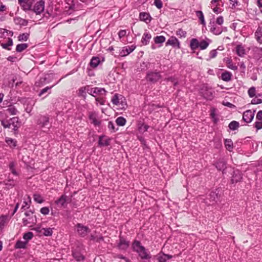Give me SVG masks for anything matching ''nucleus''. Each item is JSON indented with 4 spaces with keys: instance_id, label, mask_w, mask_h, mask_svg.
Here are the masks:
<instances>
[{
    "instance_id": "nucleus-1",
    "label": "nucleus",
    "mask_w": 262,
    "mask_h": 262,
    "mask_svg": "<svg viewBox=\"0 0 262 262\" xmlns=\"http://www.w3.org/2000/svg\"><path fill=\"white\" fill-rule=\"evenodd\" d=\"M1 124L4 128H10L14 131L17 130L20 125L17 117H13L9 120H3Z\"/></svg>"
},
{
    "instance_id": "nucleus-2",
    "label": "nucleus",
    "mask_w": 262,
    "mask_h": 262,
    "mask_svg": "<svg viewBox=\"0 0 262 262\" xmlns=\"http://www.w3.org/2000/svg\"><path fill=\"white\" fill-rule=\"evenodd\" d=\"M25 217L23 219V223L24 226H29L31 227L35 225L37 223L36 216L34 215V212L31 210H29L25 213Z\"/></svg>"
},
{
    "instance_id": "nucleus-3",
    "label": "nucleus",
    "mask_w": 262,
    "mask_h": 262,
    "mask_svg": "<svg viewBox=\"0 0 262 262\" xmlns=\"http://www.w3.org/2000/svg\"><path fill=\"white\" fill-rule=\"evenodd\" d=\"M111 101L114 105L119 106L121 108H124L127 105L124 97L118 94L113 96Z\"/></svg>"
},
{
    "instance_id": "nucleus-4",
    "label": "nucleus",
    "mask_w": 262,
    "mask_h": 262,
    "mask_svg": "<svg viewBox=\"0 0 262 262\" xmlns=\"http://www.w3.org/2000/svg\"><path fill=\"white\" fill-rule=\"evenodd\" d=\"M161 77L160 72L155 71L148 72L146 74V78L147 81L155 83L160 79Z\"/></svg>"
},
{
    "instance_id": "nucleus-5",
    "label": "nucleus",
    "mask_w": 262,
    "mask_h": 262,
    "mask_svg": "<svg viewBox=\"0 0 262 262\" xmlns=\"http://www.w3.org/2000/svg\"><path fill=\"white\" fill-rule=\"evenodd\" d=\"M37 124L41 127L49 128L51 125L49 116L48 115L39 116L37 120Z\"/></svg>"
},
{
    "instance_id": "nucleus-6",
    "label": "nucleus",
    "mask_w": 262,
    "mask_h": 262,
    "mask_svg": "<svg viewBox=\"0 0 262 262\" xmlns=\"http://www.w3.org/2000/svg\"><path fill=\"white\" fill-rule=\"evenodd\" d=\"M106 91L103 88H91L89 86V94L93 97H96L98 95H105Z\"/></svg>"
},
{
    "instance_id": "nucleus-7",
    "label": "nucleus",
    "mask_w": 262,
    "mask_h": 262,
    "mask_svg": "<svg viewBox=\"0 0 262 262\" xmlns=\"http://www.w3.org/2000/svg\"><path fill=\"white\" fill-rule=\"evenodd\" d=\"M45 4L43 0L39 1L34 5L32 11L37 15L40 14L45 10Z\"/></svg>"
},
{
    "instance_id": "nucleus-8",
    "label": "nucleus",
    "mask_w": 262,
    "mask_h": 262,
    "mask_svg": "<svg viewBox=\"0 0 262 262\" xmlns=\"http://www.w3.org/2000/svg\"><path fill=\"white\" fill-rule=\"evenodd\" d=\"M201 93L202 95L206 99L211 100L213 98V94L210 89L207 86L204 85L201 90Z\"/></svg>"
},
{
    "instance_id": "nucleus-9",
    "label": "nucleus",
    "mask_w": 262,
    "mask_h": 262,
    "mask_svg": "<svg viewBox=\"0 0 262 262\" xmlns=\"http://www.w3.org/2000/svg\"><path fill=\"white\" fill-rule=\"evenodd\" d=\"M68 196L62 194L59 199L55 201V204L60 208H66L67 205Z\"/></svg>"
},
{
    "instance_id": "nucleus-10",
    "label": "nucleus",
    "mask_w": 262,
    "mask_h": 262,
    "mask_svg": "<svg viewBox=\"0 0 262 262\" xmlns=\"http://www.w3.org/2000/svg\"><path fill=\"white\" fill-rule=\"evenodd\" d=\"M34 0H18L19 4L25 11L30 10Z\"/></svg>"
},
{
    "instance_id": "nucleus-11",
    "label": "nucleus",
    "mask_w": 262,
    "mask_h": 262,
    "mask_svg": "<svg viewBox=\"0 0 262 262\" xmlns=\"http://www.w3.org/2000/svg\"><path fill=\"white\" fill-rule=\"evenodd\" d=\"M255 111L252 112L251 110H247L243 113V120L247 123L251 122L254 116Z\"/></svg>"
},
{
    "instance_id": "nucleus-12",
    "label": "nucleus",
    "mask_w": 262,
    "mask_h": 262,
    "mask_svg": "<svg viewBox=\"0 0 262 262\" xmlns=\"http://www.w3.org/2000/svg\"><path fill=\"white\" fill-rule=\"evenodd\" d=\"M77 231L80 236L84 237L90 232V230L88 227L78 224L77 225Z\"/></svg>"
},
{
    "instance_id": "nucleus-13",
    "label": "nucleus",
    "mask_w": 262,
    "mask_h": 262,
    "mask_svg": "<svg viewBox=\"0 0 262 262\" xmlns=\"http://www.w3.org/2000/svg\"><path fill=\"white\" fill-rule=\"evenodd\" d=\"M89 117L91 123L94 125L99 126L100 124V121L98 119V115L96 112H90Z\"/></svg>"
},
{
    "instance_id": "nucleus-14",
    "label": "nucleus",
    "mask_w": 262,
    "mask_h": 262,
    "mask_svg": "<svg viewBox=\"0 0 262 262\" xmlns=\"http://www.w3.org/2000/svg\"><path fill=\"white\" fill-rule=\"evenodd\" d=\"M156 257L159 262H166L168 259L171 258L172 256L160 252L157 255Z\"/></svg>"
},
{
    "instance_id": "nucleus-15",
    "label": "nucleus",
    "mask_w": 262,
    "mask_h": 262,
    "mask_svg": "<svg viewBox=\"0 0 262 262\" xmlns=\"http://www.w3.org/2000/svg\"><path fill=\"white\" fill-rule=\"evenodd\" d=\"M242 179V176L241 172L239 170H236L233 171L231 181L232 183H236L240 181Z\"/></svg>"
},
{
    "instance_id": "nucleus-16",
    "label": "nucleus",
    "mask_w": 262,
    "mask_h": 262,
    "mask_svg": "<svg viewBox=\"0 0 262 262\" xmlns=\"http://www.w3.org/2000/svg\"><path fill=\"white\" fill-rule=\"evenodd\" d=\"M215 166L217 170L222 171L224 173L226 168V162L224 159H220L216 162Z\"/></svg>"
},
{
    "instance_id": "nucleus-17",
    "label": "nucleus",
    "mask_w": 262,
    "mask_h": 262,
    "mask_svg": "<svg viewBox=\"0 0 262 262\" xmlns=\"http://www.w3.org/2000/svg\"><path fill=\"white\" fill-rule=\"evenodd\" d=\"M215 191H211L209 194V198H208L209 200V202H206V203L208 205H210L211 204H213L214 203H216L218 200V192Z\"/></svg>"
},
{
    "instance_id": "nucleus-18",
    "label": "nucleus",
    "mask_w": 262,
    "mask_h": 262,
    "mask_svg": "<svg viewBox=\"0 0 262 262\" xmlns=\"http://www.w3.org/2000/svg\"><path fill=\"white\" fill-rule=\"evenodd\" d=\"M166 45H171L173 47H177L178 49L180 48V42L176 37L173 36L169 38L166 42Z\"/></svg>"
},
{
    "instance_id": "nucleus-19",
    "label": "nucleus",
    "mask_w": 262,
    "mask_h": 262,
    "mask_svg": "<svg viewBox=\"0 0 262 262\" xmlns=\"http://www.w3.org/2000/svg\"><path fill=\"white\" fill-rule=\"evenodd\" d=\"M129 246V243L125 239L122 237H120L119 242L118 244L117 247L120 250H125Z\"/></svg>"
},
{
    "instance_id": "nucleus-20",
    "label": "nucleus",
    "mask_w": 262,
    "mask_h": 262,
    "mask_svg": "<svg viewBox=\"0 0 262 262\" xmlns=\"http://www.w3.org/2000/svg\"><path fill=\"white\" fill-rule=\"evenodd\" d=\"M139 18L141 20L149 23L151 21V17L149 13L146 12H141L139 15Z\"/></svg>"
},
{
    "instance_id": "nucleus-21",
    "label": "nucleus",
    "mask_w": 262,
    "mask_h": 262,
    "mask_svg": "<svg viewBox=\"0 0 262 262\" xmlns=\"http://www.w3.org/2000/svg\"><path fill=\"white\" fill-rule=\"evenodd\" d=\"M211 25L210 30L211 32L215 35H219L222 32V29L221 27L216 26L214 23H213L212 25L210 23Z\"/></svg>"
},
{
    "instance_id": "nucleus-22",
    "label": "nucleus",
    "mask_w": 262,
    "mask_h": 262,
    "mask_svg": "<svg viewBox=\"0 0 262 262\" xmlns=\"http://www.w3.org/2000/svg\"><path fill=\"white\" fill-rule=\"evenodd\" d=\"M39 228H36V230L40 232L45 236H51L53 233L52 228H43L39 230Z\"/></svg>"
},
{
    "instance_id": "nucleus-23",
    "label": "nucleus",
    "mask_w": 262,
    "mask_h": 262,
    "mask_svg": "<svg viewBox=\"0 0 262 262\" xmlns=\"http://www.w3.org/2000/svg\"><path fill=\"white\" fill-rule=\"evenodd\" d=\"M151 38V34L148 32H145L141 39V43L143 45H147L149 42Z\"/></svg>"
},
{
    "instance_id": "nucleus-24",
    "label": "nucleus",
    "mask_w": 262,
    "mask_h": 262,
    "mask_svg": "<svg viewBox=\"0 0 262 262\" xmlns=\"http://www.w3.org/2000/svg\"><path fill=\"white\" fill-rule=\"evenodd\" d=\"M136 48V46L132 45L131 46L125 47L123 48L121 52L122 56H126L132 52Z\"/></svg>"
},
{
    "instance_id": "nucleus-25",
    "label": "nucleus",
    "mask_w": 262,
    "mask_h": 262,
    "mask_svg": "<svg viewBox=\"0 0 262 262\" xmlns=\"http://www.w3.org/2000/svg\"><path fill=\"white\" fill-rule=\"evenodd\" d=\"M132 247L134 251L137 252L138 254L141 251V250L143 249L144 247L141 245V243L139 241H135L133 243Z\"/></svg>"
},
{
    "instance_id": "nucleus-26",
    "label": "nucleus",
    "mask_w": 262,
    "mask_h": 262,
    "mask_svg": "<svg viewBox=\"0 0 262 262\" xmlns=\"http://www.w3.org/2000/svg\"><path fill=\"white\" fill-rule=\"evenodd\" d=\"M101 62L100 59L98 57H93L90 61V66L93 68H96Z\"/></svg>"
},
{
    "instance_id": "nucleus-27",
    "label": "nucleus",
    "mask_w": 262,
    "mask_h": 262,
    "mask_svg": "<svg viewBox=\"0 0 262 262\" xmlns=\"http://www.w3.org/2000/svg\"><path fill=\"white\" fill-rule=\"evenodd\" d=\"M236 52L240 57H243L246 54V50L242 45H238L236 47Z\"/></svg>"
},
{
    "instance_id": "nucleus-28",
    "label": "nucleus",
    "mask_w": 262,
    "mask_h": 262,
    "mask_svg": "<svg viewBox=\"0 0 262 262\" xmlns=\"http://www.w3.org/2000/svg\"><path fill=\"white\" fill-rule=\"evenodd\" d=\"M89 85H86L80 88L78 90V95L80 96L85 98L86 96V93L89 94Z\"/></svg>"
},
{
    "instance_id": "nucleus-29",
    "label": "nucleus",
    "mask_w": 262,
    "mask_h": 262,
    "mask_svg": "<svg viewBox=\"0 0 262 262\" xmlns=\"http://www.w3.org/2000/svg\"><path fill=\"white\" fill-rule=\"evenodd\" d=\"M232 76V75L230 72L225 71L221 74V79L224 81L228 82L231 80Z\"/></svg>"
},
{
    "instance_id": "nucleus-30",
    "label": "nucleus",
    "mask_w": 262,
    "mask_h": 262,
    "mask_svg": "<svg viewBox=\"0 0 262 262\" xmlns=\"http://www.w3.org/2000/svg\"><path fill=\"white\" fill-rule=\"evenodd\" d=\"M138 254L142 259H148L151 258L150 255L147 253L144 247L143 248V249L141 250Z\"/></svg>"
},
{
    "instance_id": "nucleus-31",
    "label": "nucleus",
    "mask_w": 262,
    "mask_h": 262,
    "mask_svg": "<svg viewBox=\"0 0 262 262\" xmlns=\"http://www.w3.org/2000/svg\"><path fill=\"white\" fill-rule=\"evenodd\" d=\"M200 42L196 38H192L190 41V47L192 50H195L199 47Z\"/></svg>"
},
{
    "instance_id": "nucleus-32",
    "label": "nucleus",
    "mask_w": 262,
    "mask_h": 262,
    "mask_svg": "<svg viewBox=\"0 0 262 262\" xmlns=\"http://www.w3.org/2000/svg\"><path fill=\"white\" fill-rule=\"evenodd\" d=\"M6 185L12 187L15 185L16 183V180L11 178L10 176H8V179L4 181Z\"/></svg>"
},
{
    "instance_id": "nucleus-33",
    "label": "nucleus",
    "mask_w": 262,
    "mask_h": 262,
    "mask_svg": "<svg viewBox=\"0 0 262 262\" xmlns=\"http://www.w3.org/2000/svg\"><path fill=\"white\" fill-rule=\"evenodd\" d=\"M255 37L257 41L262 43V28L258 27L255 33Z\"/></svg>"
},
{
    "instance_id": "nucleus-34",
    "label": "nucleus",
    "mask_w": 262,
    "mask_h": 262,
    "mask_svg": "<svg viewBox=\"0 0 262 262\" xmlns=\"http://www.w3.org/2000/svg\"><path fill=\"white\" fill-rule=\"evenodd\" d=\"M14 22L16 25L25 26L28 24V21L20 17H16L14 18Z\"/></svg>"
},
{
    "instance_id": "nucleus-35",
    "label": "nucleus",
    "mask_w": 262,
    "mask_h": 262,
    "mask_svg": "<svg viewBox=\"0 0 262 262\" xmlns=\"http://www.w3.org/2000/svg\"><path fill=\"white\" fill-rule=\"evenodd\" d=\"M5 141L11 148H14L16 146V141L14 139L6 137Z\"/></svg>"
},
{
    "instance_id": "nucleus-36",
    "label": "nucleus",
    "mask_w": 262,
    "mask_h": 262,
    "mask_svg": "<svg viewBox=\"0 0 262 262\" xmlns=\"http://www.w3.org/2000/svg\"><path fill=\"white\" fill-rule=\"evenodd\" d=\"M7 113L10 115H15L17 113V110L15 106L13 105H10L6 110Z\"/></svg>"
},
{
    "instance_id": "nucleus-37",
    "label": "nucleus",
    "mask_w": 262,
    "mask_h": 262,
    "mask_svg": "<svg viewBox=\"0 0 262 262\" xmlns=\"http://www.w3.org/2000/svg\"><path fill=\"white\" fill-rule=\"evenodd\" d=\"M73 256L77 261H80L83 259L84 257L83 255L79 252L78 251L74 250L73 251Z\"/></svg>"
},
{
    "instance_id": "nucleus-38",
    "label": "nucleus",
    "mask_w": 262,
    "mask_h": 262,
    "mask_svg": "<svg viewBox=\"0 0 262 262\" xmlns=\"http://www.w3.org/2000/svg\"><path fill=\"white\" fill-rule=\"evenodd\" d=\"M28 47V45L27 43H20L18 44L16 46V51L17 52H21L24 50H26Z\"/></svg>"
},
{
    "instance_id": "nucleus-39",
    "label": "nucleus",
    "mask_w": 262,
    "mask_h": 262,
    "mask_svg": "<svg viewBox=\"0 0 262 262\" xmlns=\"http://www.w3.org/2000/svg\"><path fill=\"white\" fill-rule=\"evenodd\" d=\"M210 40L208 39V40H203L200 42L199 47L201 50H205L206 49L209 45Z\"/></svg>"
},
{
    "instance_id": "nucleus-40",
    "label": "nucleus",
    "mask_w": 262,
    "mask_h": 262,
    "mask_svg": "<svg viewBox=\"0 0 262 262\" xmlns=\"http://www.w3.org/2000/svg\"><path fill=\"white\" fill-rule=\"evenodd\" d=\"M225 145L227 149L229 151H231L233 149V142L231 139H225Z\"/></svg>"
},
{
    "instance_id": "nucleus-41",
    "label": "nucleus",
    "mask_w": 262,
    "mask_h": 262,
    "mask_svg": "<svg viewBox=\"0 0 262 262\" xmlns=\"http://www.w3.org/2000/svg\"><path fill=\"white\" fill-rule=\"evenodd\" d=\"M196 15L200 19L201 23L202 25H205V21L204 19V16L203 12L201 11H196Z\"/></svg>"
},
{
    "instance_id": "nucleus-42",
    "label": "nucleus",
    "mask_w": 262,
    "mask_h": 262,
    "mask_svg": "<svg viewBox=\"0 0 262 262\" xmlns=\"http://www.w3.org/2000/svg\"><path fill=\"white\" fill-rule=\"evenodd\" d=\"M228 126L231 130H234L239 127V123L236 121H232L229 123Z\"/></svg>"
},
{
    "instance_id": "nucleus-43",
    "label": "nucleus",
    "mask_w": 262,
    "mask_h": 262,
    "mask_svg": "<svg viewBox=\"0 0 262 262\" xmlns=\"http://www.w3.org/2000/svg\"><path fill=\"white\" fill-rule=\"evenodd\" d=\"M8 216L2 215L0 217V228H3L7 222Z\"/></svg>"
},
{
    "instance_id": "nucleus-44",
    "label": "nucleus",
    "mask_w": 262,
    "mask_h": 262,
    "mask_svg": "<svg viewBox=\"0 0 262 262\" xmlns=\"http://www.w3.org/2000/svg\"><path fill=\"white\" fill-rule=\"evenodd\" d=\"M126 120L122 117H119L116 120L117 124L119 126H124L126 123Z\"/></svg>"
},
{
    "instance_id": "nucleus-45",
    "label": "nucleus",
    "mask_w": 262,
    "mask_h": 262,
    "mask_svg": "<svg viewBox=\"0 0 262 262\" xmlns=\"http://www.w3.org/2000/svg\"><path fill=\"white\" fill-rule=\"evenodd\" d=\"M99 144L100 146H107L109 145V140L104 139L102 136H100L99 139Z\"/></svg>"
},
{
    "instance_id": "nucleus-46",
    "label": "nucleus",
    "mask_w": 262,
    "mask_h": 262,
    "mask_svg": "<svg viewBox=\"0 0 262 262\" xmlns=\"http://www.w3.org/2000/svg\"><path fill=\"white\" fill-rule=\"evenodd\" d=\"M154 39L156 43H162L165 41V38L163 36H157Z\"/></svg>"
},
{
    "instance_id": "nucleus-47",
    "label": "nucleus",
    "mask_w": 262,
    "mask_h": 262,
    "mask_svg": "<svg viewBox=\"0 0 262 262\" xmlns=\"http://www.w3.org/2000/svg\"><path fill=\"white\" fill-rule=\"evenodd\" d=\"M29 34L27 33H23L20 34L18 37V40L20 41H27L28 39L29 38Z\"/></svg>"
},
{
    "instance_id": "nucleus-48",
    "label": "nucleus",
    "mask_w": 262,
    "mask_h": 262,
    "mask_svg": "<svg viewBox=\"0 0 262 262\" xmlns=\"http://www.w3.org/2000/svg\"><path fill=\"white\" fill-rule=\"evenodd\" d=\"M13 45V41L11 38H9L8 42L6 43H2L1 46L5 49H7L8 50H10V48H8V47L11 46Z\"/></svg>"
},
{
    "instance_id": "nucleus-49",
    "label": "nucleus",
    "mask_w": 262,
    "mask_h": 262,
    "mask_svg": "<svg viewBox=\"0 0 262 262\" xmlns=\"http://www.w3.org/2000/svg\"><path fill=\"white\" fill-rule=\"evenodd\" d=\"M27 244V242L18 241L16 242L15 247L16 248H25Z\"/></svg>"
},
{
    "instance_id": "nucleus-50",
    "label": "nucleus",
    "mask_w": 262,
    "mask_h": 262,
    "mask_svg": "<svg viewBox=\"0 0 262 262\" xmlns=\"http://www.w3.org/2000/svg\"><path fill=\"white\" fill-rule=\"evenodd\" d=\"M33 236V234L31 232H28L24 234L23 238L26 240V242H28L29 240H30L32 238Z\"/></svg>"
},
{
    "instance_id": "nucleus-51",
    "label": "nucleus",
    "mask_w": 262,
    "mask_h": 262,
    "mask_svg": "<svg viewBox=\"0 0 262 262\" xmlns=\"http://www.w3.org/2000/svg\"><path fill=\"white\" fill-rule=\"evenodd\" d=\"M34 200L38 203H42L43 202V200L40 195L38 194H34L33 195Z\"/></svg>"
},
{
    "instance_id": "nucleus-52",
    "label": "nucleus",
    "mask_w": 262,
    "mask_h": 262,
    "mask_svg": "<svg viewBox=\"0 0 262 262\" xmlns=\"http://www.w3.org/2000/svg\"><path fill=\"white\" fill-rule=\"evenodd\" d=\"M227 66L228 68L233 70H237V67L234 64L231 60H228L227 62Z\"/></svg>"
},
{
    "instance_id": "nucleus-53",
    "label": "nucleus",
    "mask_w": 262,
    "mask_h": 262,
    "mask_svg": "<svg viewBox=\"0 0 262 262\" xmlns=\"http://www.w3.org/2000/svg\"><path fill=\"white\" fill-rule=\"evenodd\" d=\"M149 128L148 125L142 124L139 127V130L141 133H144Z\"/></svg>"
},
{
    "instance_id": "nucleus-54",
    "label": "nucleus",
    "mask_w": 262,
    "mask_h": 262,
    "mask_svg": "<svg viewBox=\"0 0 262 262\" xmlns=\"http://www.w3.org/2000/svg\"><path fill=\"white\" fill-rule=\"evenodd\" d=\"M176 34L178 36H180L181 37H185L186 35V32L183 30L182 29H179L176 33Z\"/></svg>"
},
{
    "instance_id": "nucleus-55",
    "label": "nucleus",
    "mask_w": 262,
    "mask_h": 262,
    "mask_svg": "<svg viewBox=\"0 0 262 262\" xmlns=\"http://www.w3.org/2000/svg\"><path fill=\"white\" fill-rule=\"evenodd\" d=\"M248 95L250 98L253 97L255 95V89L254 87L250 88L248 91Z\"/></svg>"
},
{
    "instance_id": "nucleus-56",
    "label": "nucleus",
    "mask_w": 262,
    "mask_h": 262,
    "mask_svg": "<svg viewBox=\"0 0 262 262\" xmlns=\"http://www.w3.org/2000/svg\"><path fill=\"white\" fill-rule=\"evenodd\" d=\"M50 211L49 208L47 207H44L40 209V212L43 215H47Z\"/></svg>"
},
{
    "instance_id": "nucleus-57",
    "label": "nucleus",
    "mask_w": 262,
    "mask_h": 262,
    "mask_svg": "<svg viewBox=\"0 0 262 262\" xmlns=\"http://www.w3.org/2000/svg\"><path fill=\"white\" fill-rule=\"evenodd\" d=\"M53 86L51 87L47 86L45 88L41 90L38 94L39 96H41L42 95H43L45 93L47 92L49 90H50Z\"/></svg>"
},
{
    "instance_id": "nucleus-58",
    "label": "nucleus",
    "mask_w": 262,
    "mask_h": 262,
    "mask_svg": "<svg viewBox=\"0 0 262 262\" xmlns=\"http://www.w3.org/2000/svg\"><path fill=\"white\" fill-rule=\"evenodd\" d=\"M154 4L158 9H161L163 6V3L161 0H155Z\"/></svg>"
},
{
    "instance_id": "nucleus-59",
    "label": "nucleus",
    "mask_w": 262,
    "mask_h": 262,
    "mask_svg": "<svg viewBox=\"0 0 262 262\" xmlns=\"http://www.w3.org/2000/svg\"><path fill=\"white\" fill-rule=\"evenodd\" d=\"M165 80L167 81H171L173 82L174 85L176 86L178 84V81L173 77H168L165 79Z\"/></svg>"
},
{
    "instance_id": "nucleus-60",
    "label": "nucleus",
    "mask_w": 262,
    "mask_h": 262,
    "mask_svg": "<svg viewBox=\"0 0 262 262\" xmlns=\"http://www.w3.org/2000/svg\"><path fill=\"white\" fill-rule=\"evenodd\" d=\"M108 128L112 132H115V127L114 124L112 121H109L108 123Z\"/></svg>"
},
{
    "instance_id": "nucleus-61",
    "label": "nucleus",
    "mask_w": 262,
    "mask_h": 262,
    "mask_svg": "<svg viewBox=\"0 0 262 262\" xmlns=\"http://www.w3.org/2000/svg\"><path fill=\"white\" fill-rule=\"evenodd\" d=\"M262 103V99L254 98L251 101V104H257Z\"/></svg>"
},
{
    "instance_id": "nucleus-62",
    "label": "nucleus",
    "mask_w": 262,
    "mask_h": 262,
    "mask_svg": "<svg viewBox=\"0 0 262 262\" xmlns=\"http://www.w3.org/2000/svg\"><path fill=\"white\" fill-rule=\"evenodd\" d=\"M223 22H224V19H223V16H220L217 18L216 20V23L217 24H218L219 25H221L223 24Z\"/></svg>"
},
{
    "instance_id": "nucleus-63",
    "label": "nucleus",
    "mask_w": 262,
    "mask_h": 262,
    "mask_svg": "<svg viewBox=\"0 0 262 262\" xmlns=\"http://www.w3.org/2000/svg\"><path fill=\"white\" fill-rule=\"evenodd\" d=\"M126 34V31L125 30H121L118 33V36L119 38H121L125 36Z\"/></svg>"
},
{
    "instance_id": "nucleus-64",
    "label": "nucleus",
    "mask_w": 262,
    "mask_h": 262,
    "mask_svg": "<svg viewBox=\"0 0 262 262\" xmlns=\"http://www.w3.org/2000/svg\"><path fill=\"white\" fill-rule=\"evenodd\" d=\"M255 127L256 128V129L257 130L261 129L262 128V121L255 122Z\"/></svg>"
}]
</instances>
